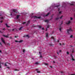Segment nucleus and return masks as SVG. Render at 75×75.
I'll list each match as a JSON object with an SVG mask.
<instances>
[{
    "label": "nucleus",
    "instance_id": "nucleus-48",
    "mask_svg": "<svg viewBox=\"0 0 75 75\" xmlns=\"http://www.w3.org/2000/svg\"><path fill=\"white\" fill-rule=\"evenodd\" d=\"M47 28H46V31H47Z\"/></svg>",
    "mask_w": 75,
    "mask_h": 75
},
{
    "label": "nucleus",
    "instance_id": "nucleus-49",
    "mask_svg": "<svg viewBox=\"0 0 75 75\" xmlns=\"http://www.w3.org/2000/svg\"><path fill=\"white\" fill-rule=\"evenodd\" d=\"M1 19H3V17H1Z\"/></svg>",
    "mask_w": 75,
    "mask_h": 75
},
{
    "label": "nucleus",
    "instance_id": "nucleus-50",
    "mask_svg": "<svg viewBox=\"0 0 75 75\" xmlns=\"http://www.w3.org/2000/svg\"><path fill=\"white\" fill-rule=\"evenodd\" d=\"M40 58H42V55H40Z\"/></svg>",
    "mask_w": 75,
    "mask_h": 75
},
{
    "label": "nucleus",
    "instance_id": "nucleus-37",
    "mask_svg": "<svg viewBox=\"0 0 75 75\" xmlns=\"http://www.w3.org/2000/svg\"><path fill=\"white\" fill-rule=\"evenodd\" d=\"M71 6H73L74 4H70Z\"/></svg>",
    "mask_w": 75,
    "mask_h": 75
},
{
    "label": "nucleus",
    "instance_id": "nucleus-54",
    "mask_svg": "<svg viewBox=\"0 0 75 75\" xmlns=\"http://www.w3.org/2000/svg\"><path fill=\"white\" fill-rule=\"evenodd\" d=\"M70 47H73V46L71 45H70Z\"/></svg>",
    "mask_w": 75,
    "mask_h": 75
},
{
    "label": "nucleus",
    "instance_id": "nucleus-43",
    "mask_svg": "<svg viewBox=\"0 0 75 75\" xmlns=\"http://www.w3.org/2000/svg\"><path fill=\"white\" fill-rule=\"evenodd\" d=\"M63 45H65V43H63Z\"/></svg>",
    "mask_w": 75,
    "mask_h": 75
},
{
    "label": "nucleus",
    "instance_id": "nucleus-36",
    "mask_svg": "<svg viewBox=\"0 0 75 75\" xmlns=\"http://www.w3.org/2000/svg\"><path fill=\"white\" fill-rule=\"evenodd\" d=\"M49 27H50V26H49V25L47 26V28H49Z\"/></svg>",
    "mask_w": 75,
    "mask_h": 75
},
{
    "label": "nucleus",
    "instance_id": "nucleus-1",
    "mask_svg": "<svg viewBox=\"0 0 75 75\" xmlns=\"http://www.w3.org/2000/svg\"><path fill=\"white\" fill-rule=\"evenodd\" d=\"M67 33L68 34H69L71 33V31H72V29H71V28H70V29H67Z\"/></svg>",
    "mask_w": 75,
    "mask_h": 75
},
{
    "label": "nucleus",
    "instance_id": "nucleus-39",
    "mask_svg": "<svg viewBox=\"0 0 75 75\" xmlns=\"http://www.w3.org/2000/svg\"><path fill=\"white\" fill-rule=\"evenodd\" d=\"M0 45H1V46H2V44H1V42H0Z\"/></svg>",
    "mask_w": 75,
    "mask_h": 75
},
{
    "label": "nucleus",
    "instance_id": "nucleus-8",
    "mask_svg": "<svg viewBox=\"0 0 75 75\" xmlns=\"http://www.w3.org/2000/svg\"><path fill=\"white\" fill-rule=\"evenodd\" d=\"M13 11L14 13H17V12H16V11H17V10L16 9H13Z\"/></svg>",
    "mask_w": 75,
    "mask_h": 75
},
{
    "label": "nucleus",
    "instance_id": "nucleus-15",
    "mask_svg": "<svg viewBox=\"0 0 75 75\" xmlns=\"http://www.w3.org/2000/svg\"><path fill=\"white\" fill-rule=\"evenodd\" d=\"M28 37V38H29V36H28V35H27L26 36H23V37Z\"/></svg>",
    "mask_w": 75,
    "mask_h": 75
},
{
    "label": "nucleus",
    "instance_id": "nucleus-10",
    "mask_svg": "<svg viewBox=\"0 0 75 75\" xmlns=\"http://www.w3.org/2000/svg\"><path fill=\"white\" fill-rule=\"evenodd\" d=\"M48 33H46V37H48Z\"/></svg>",
    "mask_w": 75,
    "mask_h": 75
},
{
    "label": "nucleus",
    "instance_id": "nucleus-53",
    "mask_svg": "<svg viewBox=\"0 0 75 75\" xmlns=\"http://www.w3.org/2000/svg\"><path fill=\"white\" fill-rule=\"evenodd\" d=\"M59 40H57L58 42H59Z\"/></svg>",
    "mask_w": 75,
    "mask_h": 75
},
{
    "label": "nucleus",
    "instance_id": "nucleus-13",
    "mask_svg": "<svg viewBox=\"0 0 75 75\" xmlns=\"http://www.w3.org/2000/svg\"><path fill=\"white\" fill-rule=\"evenodd\" d=\"M71 23V21H68V22L66 23L67 24H69Z\"/></svg>",
    "mask_w": 75,
    "mask_h": 75
},
{
    "label": "nucleus",
    "instance_id": "nucleus-18",
    "mask_svg": "<svg viewBox=\"0 0 75 75\" xmlns=\"http://www.w3.org/2000/svg\"><path fill=\"white\" fill-rule=\"evenodd\" d=\"M8 64V62L5 63V67H7V64Z\"/></svg>",
    "mask_w": 75,
    "mask_h": 75
},
{
    "label": "nucleus",
    "instance_id": "nucleus-47",
    "mask_svg": "<svg viewBox=\"0 0 75 75\" xmlns=\"http://www.w3.org/2000/svg\"><path fill=\"white\" fill-rule=\"evenodd\" d=\"M0 33H3V32H1V31H0Z\"/></svg>",
    "mask_w": 75,
    "mask_h": 75
},
{
    "label": "nucleus",
    "instance_id": "nucleus-4",
    "mask_svg": "<svg viewBox=\"0 0 75 75\" xmlns=\"http://www.w3.org/2000/svg\"><path fill=\"white\" fill-rule=\"evenodd\" d=\"M1 40L2 41V42H3V43H4V44H6V42H5V41H4V39H3V38H1Z\"/></svg>",
    "mask_w": 75,
    "mask_h": 75
},
{
    "label": "nucleus",
    "instance_id": "nucleus-14",
    "mask_svg": "<svg viewBox=\"0 0 75 75\" xmlns=\"http://www.w3.org/2000/svg\"><path fill=\"white\" fill-rule=\"evenodd\" d=\"M19 17H20V15H17V16H16V19H18V18H19Z\"/></svg>",
    "mask_w": 75,
    "mask_h": 75
},
{
    "label": "nucleus",
    "instance_id": "nucleus-34",
    "mask_svg": "<svg viewBox=\"0 0 75 75\" xmlns=\"http://www.w3.org/2000/svg\"><path fill=\"white\" fill-rule=\"evenodd\" d=\"M63 17V16H62L60 18L61 19L62 18V17Z\"/></svg>",
    "mask_w": 75,
    "mask_h": 75
},
{
    "label": "nucleus",
    "instance_id": "nucleus-25",
    "mask_svg": "<svg viewBox=\"0 0 75 75\" xmlns=\"http://www.w3.org/2000/svg\"><path fill=\"white\" fill-rule=\"evenodd\" d=\"M14 71H19V70H18L17 69H15Z\"/></svg>",
    "mask_w": 75,
    "mask_h": 75
},
{
    "label": "nucleus",
    "instance_id": "nucleus-57",
    "mask_svg": "<svg viewBox=\"0 0 75 75\" xmlns=\"http://www.w3.org/2000/svg\"><path fill=\"white\" fill-rule=\"evenodd\" d=\"M2 52V51H1V50H0V52Z\"/></svg>",
    "mask_w": 75,
    "mask_h": 75
},
{
    "label": "nucleus",
    "instance_id": "nucleus-51",
    "mask_svg": "<svg viewBox=\"0 0 75 75\" xmlns=\"http://www.w3.org/2000/svg\"><path fill=\"white\" fill-rule=\"evenodd\" d=\"M74 52V50H73L72 51V53H73Z\"/></svg>",
    "mask_w": 75,
    "mask_h": 75
},
{
    "label": "nucleus",
    "instance_id": "nucleus-44",
    "mask_svg": "<svg viewBox=\"0 0 75 75\" xmlns=\"http://www.w3.org/2000/svg\"><path fill=\"white\" fill-rule=\"evenodd\" d=\"M59 14H61V11L59 12Z\"/></svg>",
    "mask_w": 75,
    "mask_h": 75
},
{
    "label": "nucleus",
    "instance_id": "nucleus-56",
    "mask_svg": "<svg viewBox=\"0 0 75 75\" xmlns=\"http://www.w3.org/2000/svg\"><path fill=\"white\" fill-rule=\"evenodd\" d=\"M71 75H75V74H71Z\"/></svg>",
    "mask_w": 75,
    "mask_h": 75
},
{
    "label": "nucleus",
    "instance_id": "nucleus-31",
    "mask_svg": "<svg viewBox=\"0 0 75 75\" xmlns=\"http://www.w3.org/2000/svg\"><path fill=\"white\" fill-rule=\"evenodd\" d=\"M7 45H9V46H10V44L9 43H8Z\"/></svg>",
    "mask_w": 75,
    "mask_h": 75
},
{
    "label": "nucleus",
    "instance_id": "nucleus-7",
    "mask_svg": "<svg viewBox=\"0 0 75 75\" xmlns=\"http://www.w3.org/2000/svg\"><path fill=\"white\" fill-rule=\"evenodd\" d=\"M30 21H28V23H27V24H26V26H27L30 24Z\"/></svg>",
    "mask_w": 75,
    "mask_h": 75
},
{
    "label": "nucleus",
    "instance_id": "nucleus-26",
    "mask_svg": "<svg viewBox=\"0 0 75 75\" xmlns=\"http://www.w3.org/2000/svg\"><path fill=\"white\" fill-rule=\"evenodd\" d=\"M26 23H27V22H23V24H26Z\"/></svg>",
    "mask_w": 75,
    "mask_h": 75
},
{
    "label": "nucleus",
    "instance_id": "nucleus-42",
    "mask_svg": "<svg viewBox=\"0 0 75 75\" xmlns=\"http://www.w3.org/2000/svg\"><path fill=\"white\" fill-rule=\"evenodd\" d=\"M51 17L52 18V17H53V15H52L51 16Z\"/></svg>",
    "mask_w": 75,
    "mask_h": 75
},
{
    "label": "nucleus",
    "instance_id": "nucleus-55",
    "mask_svg": "<svg viewBox=\"0 0 75 75\" xmlns=\"http://www.w3.org/2000/svg\"><path fill=\"white\" fill-rule=\"evenodd\" d=\"M59 45H62V44H61V43H59Z\"/></svg>",
    "mask_w": 75,
    "mask_h": 75
},
{
    "label": "nucleus",
    "instance_id": "nucleus-23",
    "mask_svg": "<svg viewBox=\"0 0 75 75\" xmlns=\"http://www.w3.org/2000/svg\"><path fill=\"white\" fill-rule=\"evenodd\" d=\"M72 37H74V36H73V35H71L70 38H72Z\"/></svg>",
    "mask_w": 75,
    "mask_h": 75
},
{
    "label": "nucleus",
    "instance_id": "nucleus-46",
    "mask_svg": "<svg viewBox=\"0 0 75 75\" xmlns=\"http://www.w3.org/2000/svg\"><path fill=\"white\" fill-rule=\"evenodd\" d=\"M53 62L54 64H55V62H54V61H53Z\"/></svg>",
    "mask_w": 75,
    "mask_h": 75
},
{
    "label": "nucleus",
    "instance_id": "nucleus-61",
    "mask_svg": "<svg viewBox=\"0 0 75 75\" xmlns=\"http://www.w3.org/2000/svg\"><path fill=\"white\" fill-rule=\"evenodd\" d=\"M14 29H13L12 30V31H14Z\"/></svg>",
    "mask_w": 75,
    "mask_h": 75
},
{
    "label": "nucleus",
    "instance_id": "nucleus-40",
    "mask_svg": "<svg viewBox=\"0 0 75 75\" xmlns=\"http://www.w3.org/2000/svg\"><path fill=\"white\" fill-rule=\"evenodd\" d=\"M0 23H3V21L1 20V21H0Z\"/></svg>",
    "mask_w": 75,
    "mask_h": 75
},
{
    "label": "nucleus",
    "instance_id": "nucleus-62",
    "mask_svg": "<svg viewBox=\"0 0 75 75\" xmlns=\"http://www.w3.org/2000/svg\"><path fill=\"white\" fill-rule=\"evenodd\" d=\"M60 72H61V73H63V71H61Z\"/></svg>",
    "mask_w": 75,
    "mask_h": 75
},
{
    "label": "nucleus",
    "instance_id": "nucleus-28",
    "mask_svg": "<svg viewBox=\"0 0 75 75\" xmlns=\"http://www.w3.org/2000/svg\"><path fill=\"white\" fill-rule=\"evenodd\" d=\"M35 64H36V65H37V64H38V62H37L35 63Z\"/></svg>",
    "mask_w": 75,
    "mask_h": 75
},
{
    "label": "nucleus",
    "instance_id": "nucleus-52",
    "mask_svg": "<svg viewBox=\"0 0 75 75\" xmlns=\"http://www.w3.org/2000/svg\"><path fill=\"white\" fill-rule=\"evenodd\" d=\"M42 30H44V28H42Z\"/></svg>",
    "mask_w": 75,
    "mask_h": 75
},
{
    "label": "nucleus",
    "instance_id": "nucleus-21",
    "mask_svg": "<svg viewBox=\"0 0 75 75\" xmlns=\"http://www.w3.org/2000/svg\"><path fill=\"white\" fill-rule=\"evenodd\" d=\"M59 18H56V20H59Z\"/></svg>",
    "mask_w": 75,
    "mask_h": 75
},
{
    "label": "nucleus",
    "instance_id": "nucleus-5",
    "mask_svg": "<svg viewBox=\"0 0 75 75\" xmlns=\"http://www.w3.org/2000/svg\"><path fill=\"white\" fill-rule=\"evenodd\" d=\"M33 17H34V18H39V19H40V18H41V16L38 17L36 16H33Z\"/></svg>",
    "mask_w": 75,
    "mask_h": 75
},
{
    "label": "nucleus",
    "instance_id": "nucleus-16",
    "mask_svg": "<svg viewBox=\"0 0 75 75\" xmlns=\"http://www.w3.org/2000/svg\"><path fill=\"white\" fill-rule=\"evenodd\" d=\"M45 21L46 23H48L49 21H48V20H45Z\"/></svg>",
    "mask_w": 75,
    "mask_h": 75
},
{
    "label": "nucleus",
    "instance_id": "nucleus-29",
    "mask_svg": "<svg viewBox=\"0 0 75 75\" xmlns=\"http://www.w3.org/2000/svg\"><path fill=\"white\" fill-rule=\"evenodd\" d=\"M7 68H8V69H10V67H7Z\"/></svg>",
    "mask_w": 75,
    "mask_h": 75
},
{
    "label": "nucleus",
    "instance_id": "nucleus-41",
    "mask_svg": "<svg viewBox=\"0 0 75 75\" xmlns=\"http://www.w3.org/2000/svg\"><path fill=\"white\" fill-rule=\"evenodd\" d=\"M37 73H40V71H37Z\"/></svg>",
    "mask_w": 75,
    "mask_h": 75
},
{
    "label": "nucleus",
    "instance_id": "nucleus-3",
    "mask_svg": "<svg viewBox=\"0 0 75 75\" xmlns=\"http://www.w3.org/2000/svg\"><path fill=\"white\" fill-rule=\"evenodd\" d=\"M15 42H19V43H21V42H23V40H21L19 41H18L17 40H15Z\"/></svg>",
    "mask_w": 75,
    "mask_h": 75
},
{
    "label": "nucleus",
    "instance_id": "nucleus-35",
    "mask_svg": "<svg viewBox=\"0 0 75 75\" xmlns=\"http://www.w3.org/2000/svg\"><path fill=\"white\" fill-rule=\"evenodd\" d=\"M60 8H58V11H59V10H60Z\"/></svg>",
    "mask_w": 75,
    "mask_h": 75
},
{
    "label": "nucleus",
    "instance_id": "nucleus-24",
    "mask_svg": "<svg viewBox=\"0 0 75 75\" xmlns=\"http://www.w3.org/2000/svg\"><path fill=\"white\" fill-rule=\"evenodd\" d=\"M67 54H68V55H69V53L68 52H67Z\"/></svg>",
    "mask_w": 75,
    "mask_h": 75
},
{
    "label": "nucleus",
    "instance_id": "nucleus-17",
    "mask_svg": "<svg viewBox=\"0 0 75 75\" xmlns=\"http://www.w3.org/2000/svg\"><path fill=\"white\" fill-rule=\"evenodd\" d=\"M22 28H23V27H21L19 29V30H22Z\"/></svg>",
    "mask_w": 75,
    "mask_h": 75
},
{
    "label": "nucleus",
    "instance_id": "nucleus-60",
    "mask_svg": "<svg viewBox=\"0 0 75 75\" xmlns=\"http://www.w3.org/2000/svg\"><path fill=\"white\" fill-rule=\"evenodd\" d=\"M5 30V28L3 29V30Z\"/></svg>",
    "mask_w": 75,
    "mask_h": 75
},
{
    "label": "nucleus",
    "instance_id": "nucleus-12",
    "mask_svg": "<svg viewBox=\"0 0 75 75\" xmlns=\"http://www.w3.org/2000/svg\"><path fill=\"white\" fill-rule=\"evenodd\" d=\"M5 25H6V26L7 27H8V28L10 27V26H8V25L7 24V23H6V24H5Z\"/></svg>",
    "mask_w": 75,
    "mask_h": 75
},
{
    "label": "nucleus",
    "instance_id": "nucleus-59",
    "mask_svg": "<svg viewBox=\"0 0 75 75\" xmlns=\"http://www.w3.org/2000/svg\"><path fill=\"white\" fill-rule=\"evenodd\" d=\"M12 13H11V15L12 16Z\"/></svg>",
    "mask_w": 75,
    "mask_h": 75
},
{
    "label": "nucleus",
    "instance_id": "nucleus-2",
    "mask_svg": "<svg viewBox=\"0 0 75 75\" xmlns=\"http://www.w3.org/2000/svg\"><path fill=\"white\" fill-rule=\"evenodd\" d=\"M62 24H63V21H62L61 22L60 26L59 28L60 31H61V30H62V28L61 27V25H62Z\"/></svg>",
    "mask_w": 75,
    "mask_h": 75
},
{
    "label": "nucleus",
    "instance_id": "nucleus-11",
    "mask_svg": "<svg viewBox=\"0 0 75 75\" xmlns=\"http://www.w3.org/2000/svg\"><path fill=\"white\" fill-rule=\"evenodd\" d=\"M66 6V4H65V3H63L62 4V6Z\"/></svg>",
    "mask_w": 75,
    "mask_h": 75
},
{
    "label": "nucleus",
    "instance_id": "nucleus-32",
    "mask_svg": "<svg viewBox=\"0 0 75 75\" xmlns=\"http://www.w3.org/2000/svg\"><path fill=\"white\" fill-rule=\"evenodd\" d=\"M70 20H73V18H70Z\"/></svg>",
    "mask_w": 75,
    "mask_h": 75
},
{
    "label": "nucleus",
    "instance_id": "nucleus-33",
    "mask_svg": "<svg viewBox=\"0 0 75 75\" xmlns=\"http://www.w3.org/2000/svg\"><path fill=\"white\" fill-rule=\"evenodd\" d=\"M45 65H48V64L47 63H45Z\"/></svg>",
    "mask_w": 75,
    "mask_h": 75
},
{
    "label": "nucleus",
    "instance_id": "nucleus-30",
    "mask_svg": "<svg viewBox=\"0 0 75 75\" xmlns=\"http://www.w3.org/2000/svg\"><path fill=\"white\" fill-rule=\"evenodd\" d=\"M25 49H23V52H25Z\"/></svg>",
    "mask_w": 75,
    "mask_h": 75
},
{
    "label": "nucleus",
    "instance_id": "nucleus-45",
    "mask_svg": "<svg viewBox=\"0 0 75 75\" xmlns=\"http://www.w3.org/2000/svg\"><path fill=\"white\" fill-rule=\"evenodd\" d=\"M10 38L11 39H12V37H10Z\"/></svg>",
    "mask_w": 75,
    "mask_h": 75
},
{
    "label": "nucleus",
    "instance_id": "nucleus-6",
    "mask_svg": "<svg viewBox=\"0 0 75 75\" xmlns=\"http://www.w3.org/2000/svg\"><path fill=\"white\" fill-rule=\"evenodd\" d=\"M71 57L73 61H75V59H74V57L72 56V53H71Z\"/></svg>",
    "mask_w": 75,
    "mask_h": 75
},
{
    "label": "nucleus",
    "instance_id": "nucleus-64",
    "mask_svg": "<svg viewBox=\"0 0 75 75\" xmlns=\"http://www.w3.org/2000/svg\"><path fill=\"white\" fill-rule=\"evenodd\" d=\"M61 51H62L61 50H59V52H61Z\"/></svg>",
    "mask_w": 75,
    "mask_h": 75
},
{
    "label": "nucleus",
    "instance_id": "nucleus-19",
    "mask_svg": "<svg viewBox=\"0 0 75 75\" xmlns=\"http://www.w3.org/2000/svg\"><path fill=\"white\" fill-rule=\"evenodd\" d=\"M49 14H50V13H48L47 14L45 15V16H48Z\"/></svg>",
    "mask_w": 75,
    "mask_h": 75
},
{
    "label": "nucleus",
    "instance_id": "nucleus-63",
    "mask_svg": "<svg viewBox=\"0 0 75 75\" xmlns=\"http://www.w3.org/2000/svg\"><path fill=\"white\" fill-rule=\"evenodd\" d=\"M15 38H17V36H15Z\"/></svg>",
    "mask_w": 75,
    "mask_h": 75
},
{
    "label": "nucleus",
    "instance_id": "nucleus-27",
    "mask_svg": "<svg viewBox=\"0 0 75 75\" xmlns=\"http://www.w3.org/2000/svg\"><path fill=\"white\" fill-rule=\"evenodd\" d=\"M51 38H52V39H53V40H55V39H54V37H51Z\"/></svg>",
    "mask_w": 75,
    "mask_h": 75
},
{
    "label": "nucleus",
    "instance_id": "nucleus-20",
    "mask_svg": "<svg viewBox=\"0 0 75 75\" xmlns=\"http://www.w3.org/2000/svg\"><path fill=\"white\" fill-rule=\"evenodd\" d=\"M54 57L55 59H56V58H57V56H55V55H54Z\"/></svg>",
    "mask_w": 75,
    "mask_h": 75
},
{
    "label": "nucleus",
    "instance_id": "nucleus-22",
    "mask_svg": "<svg viewBox=\"0 0 75 75\" xmlns=\"http://www.w3.org/2000/svg\"><path fill=\"white\" fill-rule=\"evenodd\" d=\"M38 26L39 28H41L42 27L41 26H40V25H38Z\"/></svg>",
    "mask_w": 75,
    "mask_h": 75
},
{
    "label": "nucleus",
    "instance_id": "nucleus-9",
    "mask_svg": "<svg viewBox=\"0 0 75 75\" xmlns=\"http://www.w3.org/2000/svg\"><path fill=\"white\" fill-rule=\"evenodd\" d=\"M3 36L4 37H6V38H9V37H8V36H6L4 35H3Z\"/></svg>",
    "mask_w": 75,
    "mask_h": 75
},
{
    "label": "nucleus",
    "instance_id": "nucleus-58",
    "mask_svg": "<svg viewBox=\"0 0 75 75\" xmlns=\"http://www.w3.org/2000/svg\"><path fill=\"white\" fill-rule=\"evenodd\" d=\"M50 67L51 68H52V67L51 66H50Z\"/></svg>",
    "mask_w": 75,
    "mask_h": 75
},
{
    "label": "nucleus",
    "instance_id": "nucleus-38",
    "mask_svg": "<svg viewBox=\"0 0 75 75\" xmlns=\"http://www.w3.org/2000/svg\"><path fill=\"white\" fill-rule=\"evenodd\" d=\"M57 54H58V55H59V53H58V52H57Z\"/></svg>",
    "mask_w": 75,
    "mask_h": 75
}]
</instances>
